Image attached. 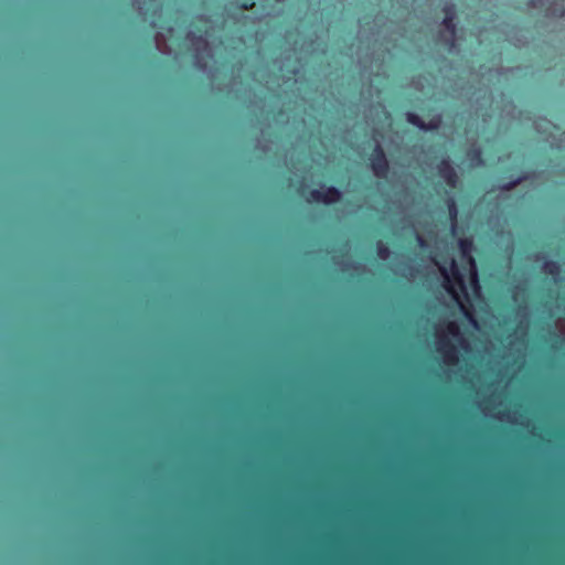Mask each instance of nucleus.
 Here are the masks:
<instances>
[{
    "mask_svg": "<svg viewBox=\"0 0 565 565\" xmlns=\"http://www.w3.org/2000/svg\"><path fill=\"white\" fill-rule=\"evenodd\" d=\"M370 163L375 177L383 179L386 178L390 172V163L383 147L376 143L370 154Z\"/></svg>",
    "mask_w": 565,
    "mask_h": 565,
    "instance_id": "nucleus-1",
    "label": "nucleus"
},
{
    "mask_svg": "<svg viewBox=\"0 0 565 565\" xmlns=\"http://www.w3.org/2000/svg\"><path fill=\"white\" fill-rule=\"evenodd\" d=\"M342 193L339 189L333 185L326 186L323 190L313 189L309 192V202L323 203L331 205L340 202Z\"/></svg>",
    "mask_w": 565,
    "mask_h": 565,
    "instance_id": "nucleus-2",
    "label": "nucleus"
},
{
    "mask_svg": "<svg viewBox=\"0 0 565 565\" xmlns=\"http://www.w3.org/2000/svg\"><path fill=\"white\" fill-rule=\"evenodd\" d=\"M437 351L443 355L444 362L446 364L455 365L458 363V350L446 335L439 337Z\"/></svg>",
    "mask_w": 565,
    "mask_h": 565,
    "instance_id": "nucleus-3",
    "label": "nucleus"
},
{
    "mask_svg": "<svg viewBox=\"0 0 565 565\" xmlns=\"http://www.w3.org/2000/svg\"><path fill=\"white\" fill-rule=\"evenodd\" d=\"M438 174L446 182L449 188H456L459 182V177L450 160L443 159L437 167Z\"/></svg>",
    "mask_w": 565,
    "mask_h": 565,
    "instance_id": "nucleus-4",
    "label": "nucleus"
},
{
    "mask_svg": "<svg viewBox=\"0 0 565 565\" xmlns=\"http://www.w3.org/2000/svg\"><path fill=\"white\" fill-rule=\"evenodd\" d=\"M547 0H530L529 6L534 9H540L546 17L562 18L565 14V8L562 3L556 4L555 8L546 6Z\"/></svg>",
    "mask_w": 565,
    "mask_h": 565,
    "instance_id": "nucleus-5",
    "label": "nucleus"
},
{
    "mask_svg": "<svg viewBox=\"0 0 565 565\" xmlns=\"http://www.w3.org/2000/svg\"><path fill=\"white\" fill-rule=\"evenodd\" d=\"M441 24L448 33V38L445 41L446 44L450 47H454L456 44L457 34L456 19H454V17H444Z\"/></svg>",
    "mask_w": 565,
    "mask_h": 565,
    "instance_id": "nucleus-6",
    "label": "nucleus"
},
{
    "mask_svg": "<svg viewBox=\"0 0 565 565\" xmlns=\"http://www.w3.org/2000/svg\"><path fill=\"white\" fill-rule=\"evenodd\" d=\"M441 125V117L435 116L429 121H424L423 131H435L438 130Z\"/></svg>",
    "mask_w": 565,
    "mask_h": 565,
    "instance_id": "nucleus-7",
    "label": "nucleus"
},
{
    "mask_svg": "<svg viewBox=\"0 0 565 565\" xmlns=\"http://www.w3.org/2000/svg\"><path fill=\"white\" fill-rule=\"evenodd\" d=\"M467 156L470 159V161L476 164L483 163L482 152H481L480 148L475 147V148L469 149L467 152Z\"/></svg>",
    "mask_w": 565,
    "mask_h": 565,
    "instance_id": "nucleus-8",
    "label": "nucleus"
},
{
    "mask_svg": "<svg viewBox=\"0 0 565 565\" xmlns=\"http://www.w3.org/2000/svg\"><path fill=\"white\" fill-rule=\"evenodd\" d=\"M446 333L454 339H459L460 338V328L456 322L449 321L446 324Z\"/></svg>",
    "mask_w": 565,
    "mask_h": 565,
    "instance_id": "nucleus-9",
    "label": "nucleus"
},
{
    "mask_svg": "<svg viewBox=\"0 0 565 565\" xmlns=\"http://www.w3.org/2000/svg\"><path fill=\"white\" fill-rule=\"evenodd\" d=\"M406 120L413 125L414 127L418 128L422 130L423 128V125H424V120L415 113H407L406 114Z\"/></svg>",
    "mask_w": 565,
    "mask_h": 565,
    "instance_id": "nucleus-10",
    "label": "nucleus"
},
{
    "mask_svg": "<svg viewBox=\"0 0 565 565\" xmlns=\"http://www.w3.org/2000/svg\"><path fill=\"white\" fill-rule=\"evenodd\" d=\"M376 254L381 259H387L391 252L387 245L380 241L376 244Z\"/></svg>",
    "mask_w": 565,
    "mask_h": 565,
    "instance_id": "nucleus-11",
    "label": "nucleus"
},
{
    "mask_svg": "<svg viewBox=\"0 0 565 565\" xmlns=\"http://www.w3.org/2000/svg\"><path fill=\"white\" fill-rule=\"evenodd\" d=\"M544 269L546 273L551 274V275H557L559 273V264L555 260H548L545 263L544 265Z\"/></svg>",
    "mask_w": 565,
    "mask_h": 565,
    "instance_id": "nucleus-12",
    "label": "nucleus"
},
{
    "mask_svg": "<svg viewBox=\"0 0 565 565\" xmlns=\"http://www.w3.org/2000/svg\"><path fill=\"white\" fill-rule=\"evenodd\" d=\"M524 180H526V177L520 175V177L515 178L514 180H511L508 183L503 184L502 189L505 191H511L515 186H518L521 182H523Z\"/></svg>",
    "mask_w": 565,
    "mask_h": 565,
    "instance_id": "nucleus-13",
    "label": "nucleus"
},
{
    "mask_svg": "<svg viewBox=\"0 0 565 565\" xmlns=\"http://www.w3.org/2000/svg\"><path fill=\"white\" fill-rule=\"evenodd\" d=\"M459 247H460V250L462 252V254H467L471 250L472 248V242L471 239L469 238H462L459 241Z\"/></svg>",
    "mask_w": 565,
    "mask_h": 565,
    "instance_id": "nucleus-14",
    "label": "nucleus"
},
{
    "mask_svg": "<svg viewBox=\"0 0 565 565\" xmlns=\"http://www.w3.org/2000/svg\"><path fill=\"white\" fill-rule=\"evenodd\" d=\"M448 210L450 217L455 220L457 217L458 210L456 202L451 198L448 200Z\"/></svg>",
    "mask_w": 565,
    "mask_h": 565,
    "instance_id": "nucleus-15",
    "label": "nucleus"
},
{
    "mask_svg": "<svg viewBox=\"0 0 565 565\" xmlns=\"http://www.w3.org/2000/svg\"><path fill=\"white\" fill-rule=\"evenodd\" d=\"M238 6L243 10H252L255 7V0H238Z\"/></svg>",
    "mask_w": 565,
    "mask_h": 565,
    "instance_id": "nucleus-16",
    "label": "nucleus"
},
{
    "mask_svg": "<svg viewBox=\"0 0 565 565\" xmlns=\"http://www.w3.org/2000/svg\"><path fill=\"white\" fill-rule=\"evenodd\" d=\"M443 11L445 13V17H454V19H456V9L454 4H446L443 8Z\"/></svg>",
    "mask_w": 565,
    "mask_h": 565,
    "instance_id": "nucleus-17",
    "label": "nucleus"
},
{
    "mask_svg": "<svg viewBox=\"0 0 565 565\" xmlns=\"http://www.w3.org/2000/svg\"><path fill=\"white\" fill-rule=\"evenodd\" d=\"M440 271H441L443 276L445 277L446 281L449 282L447 269L445 267H440Z\"/></svg>",
    "mask_w": 565,
    "mask_h": 565,
    "instance_id": "nucleus-18",
    "label": "nucleus"
},
{
    "mask_svg": "<svg viewBox=\"0 0 565 565\" xmlns=\"http://www.w3.org/2000/svg\"><path fill=\"white\" fill-rule=\"evenodd\" d=\"M417 242H418L419 246H422V247L426 246V241L419 235L417 236Z\"/></svg>",
    "mask_w": 565,
    "mask_h": 565,
    "instance_id": "nucleus-19",
    "label": "nucleus"
},
{
    "mask_svg": "<svg viewBox=\"0 0 565 565\" xmlns=\"http://www.w3.org/2000/svg\"><path fill=\"white\" fill-rule=\"evenodd\" d=\"M446 289H447V291L451 292V291H452V287H451V285H450V284H449V285H446Z\"/></svg>",
    "mask_w": 565,
    "mask_h": 565,
    "instance_id": "nucleus-20",
    "label": "nucleus"
},
{
    "mask_svg": "<svg viewBox=\"0 0 565 565\" xmlns=\"http://www.w3.org/2000/svg\"><path fill=\"white\" fill-rule=\"evenodd\" d=\"M451 265H452V268H456V263L454 260H452Z\"/></svg>",
    "mask_w": 565,
    "mask_h": 565,
    "instance_id": "nucleus-21",
    "label": "nucleus"
}]
</instances>
